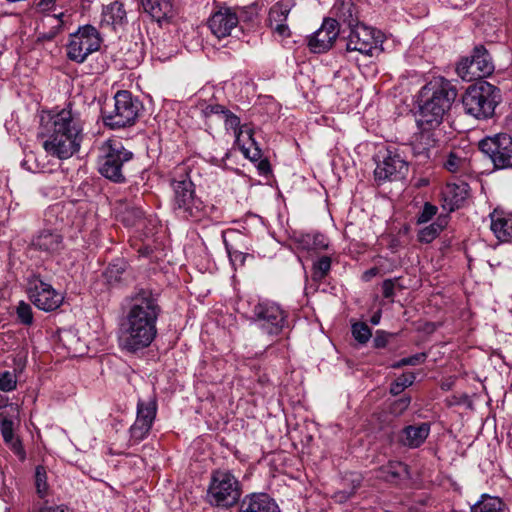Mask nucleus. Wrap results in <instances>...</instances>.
<instances>
[{
    "label": "nucleus",
    "instance_id": "obj_1",
    "mask_svg": "<svg viewBox=\"0 0 512 512\" xmlns=\"http://www.w3.org/2000/svg\"><path fill=\"white\" fill-rule=\"evenodd\" d=\"M118 329L121 351L136 354L148 348L157 337V321L162 314L159 296L148 288H139L128 297Z\"/></svg>",
    "mask_w": 512,
    "mask_h": 512
},
{
    "label": "nucleus",
    "instance_id": "obj_2",
    "mask_svg": "<svg viewBox=\"0 0 512 512\" xmlns=\"http://www.w3.org/2000/svg\"><path fill=\"white\" fill-rule=\"evenodd\" d=\"M38 137L43 149L60 160L69 159L80 150L83 141V123L71 104L58 112L41 116Z\"/></svg>",
    "mask_w": 512,
    "mask_h": 512
},
{
    "label": "nucleus",
    "instance_id": "obj_3",
    "mask_svg": "<svg viewBox=\"0 0 512 512\" xmlns=\"http://www.w3.org/2000/svg\"><path fill=\"white\" fill-rule=\"evenodd\" d=\"M456 97L457 89L448 79H429L418 91V126L439 127Z\"/></svg>",
    "mask_w": 512,
    "mask_h": 512
},
{
    "label": "nucleus",
    "instance_id": "obj_4",
    "mask_svg": "<svg viewBox=\"0 0 512 512\" xmlns=\"http://www.w3.org/2000/svg\"><path fill=\"white\" fill-rule=\"evenodd\" d=\"M132 158L133 153L125 148L121 140L108 139L99 147L98 171L110 181L123 183L126 180L125 166Z\"/></svg>",
    "mask_w": 512,
    "mask_h": 512
},
{
    "label": "nucleus",
    "instance_id": "obj_5",
    "mask_svg": "<svg viewBox=\"0 0 512 512\" xmlns=\"http://www.w3.org/2000/svg\"><path fill=\"white\" fill-rule=\"evenodd\" d=\"M500 101L499 88L487 81H480L469 86L462 96L465 113L476 119L491 118Z\"/></svg>",
    "mask_w": 512,
    "mask_h": 512
},
{
    "label": "nucleus",
    "instance_id": "obj_6",
    "mask_svg": "<svg viewBox=\"0 0 512 512\" xmlns=\"http://www.w3.org/2000/svg\"><path fill=\"white\" fill-rule=\"evenodd\" d=\"M241 485L229 471L216 470L211 474L206 499L212 506L230 508L239 503Z\"/></svg>",
    "mask_w": 512,
    "mask_h": 512
},
{
    "label": "nucleus",
    "instance_id": "obj_7",
    "mask_svg": "<svg viewBox=\"0 0 512 512\" xmlns=\"http://www.w3.org/2000/svg\"><path fill=\"white\" fill-rule=\"evenodd\" d=\"M173 189V209L185 219L201 217L204 205L195 195V185L187 173H181L171 181Z\"/></svg>",
    "mask_w": 512,
    "mask_h": 512
},
{
    "label": "nucleus",
    "instance_id": "obj_8",
    "mask_svg": "<svg viewBox=\"0 0 512 512\" xmlns=\"http://www.w3.org/2000/svg\"><path fill=\"white\" fill-rule=\"evenodd\" d=\"M141 103L127 90L118 91L114 96V108L103 114L104 124L111 129L134 125Z\"/></svg>",
    "mask_w": 512,
    "mask_h": 512
},
{
    "label": "nucleus",
    "instance_id": "obj_9",
    "mask_svg": "<svg viewBox=\"0 0 512 512\" xmlns=\"http://www.w3.org/2000/svg\"><path fill=\"white\" fill-rule=\"evenodd\" d=\"M252 313L254 323L268 335H279L288 324V312L280 304L270 300L258 302Z\"/></svg>",
    "mask_w": 512,
    "mask_h": 512
},
{
    "label": "nucleus",
    "instance_id": "obj_10",
    "mask_svg": "<svg viewBox=\"0 0 512 512\" xmlns=\"http://www.w3.org/2000/svg\"><path fill=\"white\" fill-rule=\"evenodd\" d=\"M101 37L98 30L92 25H84L75 33L70 34L67 44V57L76 63H83L87 57L99 50Z\"/></svg>",
    "mask_w": 512,
    "mask_h": 512
},
{
    "label": "nucleus",
    "instance_id": "obj_11",
    "mask_svg": "<svg viewBox=\"0 0 512 512\" xmlns=\"http://www.w3.org/2000/svg\"><path fill=\"white\" fill-rule=\"evenodd\" d=\"M350 32L346 38V52H358L364 56H373L374 51L383 43L384 35L380 30L357 23L349 27Z\"/></svg>",
    "mask_w": 512,
    "mask_h": 512
},
{
    "label": "nucleus",
    "instance_id": "obj_12",
    "mask_svg": "<svg viewBox=\"0 0 512 512\" xmlns=\"http://www.w3.org/2000/svg\"><path fill=\"white\" fill-rule=\"evenodd\" d=\"M492 57L483 45H477L470 57L462 58L456 67L457 75L464 81L490 76L494 71Z\"/></svg>",
    "mask_w": 512,
    "mask_h": 512
},
{
    "label": "nucleus",
    "instance_id": "obj_13",
    "mask_svg": "<svg viewBox=\"0 0 512 512\" xmlns=\"http://www.w3.org/2000/svg\"><path fill=\"white\" fill-rule=\"evenodd\" d=\"M27 294L30 301L45 312L58 309L64 300L63 295L50 283L45 282L40 274H32L28 277Z\"/></svg>",
    "mask_w": 512,
    "mask_h": 512
},
{
    "label": "nucleus",
    "instance_id": "obj_14",
    "mask_svg": "<svg viewBox=\"0 0 512 512\" xmlns=\"http://www.w3.org/2000/svg\"><path fill=\"white\" fill-rule=\"evenodd\" d=\"M478 147L492 161L496 169L512 168V137L499 133L482 139Z\"/></svg>",
    "mask_w": 512,
    "mask_h": 512
},
{
    "label": "nucleus",
    "instance_id": "obj_15",
    "mask_svg": "<svg viewBox=\"0 0 512 512\" xmlns=\"http://www.w3.org/2000/svg\"><path fill=\"white\" fill-rule=\"evenodd\" d=\"M375 181L380 185L386 181L403 178L408 172L407 162L396 151L386 149L376 156Z\"/></svg>",
    "mask_w": 512,
    "mask_h": 512
},
{
    "label": "nucleus",
    "instance_id": "obj_16",
    "mask_svg": "<svg viewBox=\"0 0 512 512\" xmlns=\"http://www.w3.org/2000/svg\"><path fill=\"white\" fill-rule=\"evenodd\" d=\"M439 127L418 126V165L435 163L441 150Z\"/></svg>",
    "mask_w": 512,
    "mask_h": 512
},
{
    "label": "nucleus",
    "instance_id": "obj_17",
    "mask_svg": "<svg viewBox=\"0 0 512 512\" xmlns=\"http://www.w3.org/2000/svg\"><path fill=\"white\" fill-rule=\"evenodd\" d=\"M156 412L157 405L155 401L138 402L137 417L130 428V436L134 443H139L147 437L155 420Z\"/></svg>",
    "mask_w": 512,
    "mask_h": 512
},
{
    "label": "nucleus",
    "instance_id": "obj_18",
    "mask_svg": "<svg viewBox=\"0 0 512 512\" xmlns=\"http://www.w3.org/2000/svg\"><path fill=\"white\" fill-rule=\"evenodd\" d=\"M340 29L337 20L324 19L321 27L308 39V47L313 53H325L330 50L339 35Z\"/></svg>",
    "mask_w": 512,
    "mask_h": 512
},
{
    "label": "nucleus",
    "instance_id": "obj_19",
    "mask_svg": "<svg viewBox=\"0 0 512 512\" xmlns=\"http://www.w3.org/2000/svg\"><path fill=\"white\" fill-rule=\"evenodd\" d=\"M240 22V17L231 8H223L215 12L209 19L211 32L218 38L227 37Z\"/></svg>",
    "mask_w": 512,
    "mask_h": 512
},
{
    "label": "nucleus",
    "instance_id": "obj_20",
    "mask_svg": "<svg viewBox=\"0 0 512 512\" xmlns=\"http://www.w3.org/2000/svg\"><path fill=\"white\" fill-rule=\"evenodd\" d=\"M237 512H281L273 498L266 493H250L238 503Z\"/></svg>",
    "mask_w": 512,
    "mask_h": 512
},
{
    "label": "nucleus",
    "instance_id": "obj_21",
    "mask_svg": "<svg viewBox=\"0 0 512 512\" xmlns=\"http://www.w3.org/2000/svg\"><path fill=\"white\" fill-rule=\"evenodd\" d=\"M290 9L288 5L282 1L276 2L269 10L268 14V26L281 38H288L291 35V31L286 21Z\"/></svg>",
    "mask_w": 512,
    "mask_h": 512
},
{
    "label": "nucleus",
    "instance_id": "obj_22",
    "mask_svg": "<svg viewBox=\"0 0 512 512\" xmlns=\"http://www.w3.org/2000/svg\"><path fill=\"white\" fill-rule=\"evenodd\" d=\"M32 246L41 252L56 254L64 247L63 236L56 230L44 229L33 238Z\"/></svg>",
    "mask_w": 512,
    "mask_h": 512
},
{
    "label": "nucleus",
    "instance_id": "obj_23",
    "mask_svg": "<svg viewBox=\"0 0 512 512\" xmlns=\"http://www.w3.org/2000/svg\"><path fill=\"white\" fill-rule=\"evenodd\" d=\"M235 143L247 159L255 162L262 157V151L253 137V130L247 125L239 128L235 134Z\"/></svg>",
    "mask_w": 512,
    "mask_h": 512
},
{
    "label": "nucleus",
    "instance_id": "obj_24",
    "mask_svg": "<svg viewBox=\"0 0 512 512\" xmlns=\"http://www.w3.org/2000/svg\"><path fill=\"white\" fill-rule=\"evenodd\" d=\"M202 114L207 122H213L214 119L223 120L225 128L233 130L234 134L242 127L240 125V118L220 104L207 105L202 110Z\"/></svg>",
    "mask_w": 512,
    "mask_h": 512
},
{
    "label": "nucleus",
    "instance_id": "obj_25",
    "mask_svg": "<svg viewBox=\"0 0 512 512\" xmlns=\"http://www.w3.org/2000/svg\"><path fill=\"white\" fill-rule=\"evenodd\" d=\"M490 228L501 242L512 241V213L495 209L490 214Z\"/></svg>",
    "mask_w": 512,
    "mask_h": 512
},
{
    "label": "nucleus",
    "instance_id": "obj_26",
    "mask_svg": "<svg viewBox=\"0 0 512 512\" xmlns=\"http://www.w3.org/2000/svg\"><path fill=\"white\" fill-rule=\"evenodd\" d=\"M126 21V11L122 3L115 1L103 7L100 20L101 27L116 30L118 27H122Z\"/></svg>",
    "mask_w": 512,
    "mask_h": 512
},
{
    "label": "nucleus",
    "instance_id": "obj_27",
    "mask_svg": "<svg viewBox=\"0 0 512 512\" xmlns=\"http://www.w3.org/2000/svg\"><path fill=\"white\" fill-rule=\"evenodd\" d=\"M469 186L465 182L448 183L443 190V199L449 211L458 209L468 197Z\"/></svg>",
    "mask_w": 512,
    "mask_h": 512
},
{
    "label": "nucleus",
    "instance_id": "obj_28",
    "mask_svg": "<svg viewBox=\"0 0 512 512\" xmlns=\"http://www.w3.org/2000/svg\"><path fill=\"white\" fill-rule=\"evenodd\" d=\"M332 13L335 16L333 20H337L339 25L342 23L352 27L359 23L358 10L352 0H337L332 8Z\"/></svg>",
    "mask_w": 512,
    "mask_h": 512
},
{
    "label": "nucleus",
    "instance_id": "obj_29",
    "mask_svg": "<svg viewBox=\"0 0 512 512\" xmlns=\"http://www.w3.org/2000/svg\"><path fill=\"white\" fill-rule=\"evenodd\" d=\"M144 11L155 21L171 19L174 16V9L171 0H142Z\"/></svg>",
    "mask_w": 512,
    "mask_h": 512
},
{
    "label": "nucleus",
    "instance_id": "obj_30",
    "mask_svg": "<svg viewBox=\"0 0 512 512\" xmlns=\"http://www.w3.org/2000/svg\"><path fill=\"white\" fill-rule=\"evenodd\" d=\"M448 225V218L446 215H440L437 217L436 221L432 224L418 228V241L424 243H430L435 238L439 236V234L443 231V229Z\"/></svg>",
    "mask_w": 512,
    "mask_h": 512
},
{
    "label": "nucleus",
    "instance_id": "obj_31",
    "mask_svg": "<svg viewBox=\"0 0 512 512\" xmlns=\"http://www.w3.org/2000/svg\"><path fill=\"white\" fill-rule=\"evenodd\" d=\"M443 166L451 173H466L470 169V161L463 151H450Z\"/></svg>",
    "mask_w": 512,
    "mask_h": 512
},
{
    "label": "nucleus",
    "instance_id": "obj_32",
    "mask_svg": "<svg viewBox=\"0 0 512 512\" xmlns=\"http://www.w3.org/2000/svg\"><path fill=\"white\" fill-rule=\"evenodd\" d=\"M470 512H507L504 503L498 497L483 495L481 499L471 507Z\"/></svg>",
    "mask_w": 512,
    "mask_h": 512
},
{
    "label": "nucleus",
    "instance_id": "obj_33",
    "mask_svg": "<svg viewBox=\"0 0 512 512\" xmlns=\"http://www.w3.org/2000/svg\"><path fill=\"white\" fill-rule=\"evenodd\" d=\"M383 471L385 479L390 482H396L409 477L407 465L402 462H390Z\"/></svg>",
    "mask_w": 512,
    "mask_h": 512
},
{
    "label": "nucleus",
    "instance_id": "obj_34",
    "mask_svg": "<svg viewBox=\"0 0 512 512\" xmlns=\"http://www.w3.org/2000/svg\"><path fill=\"white\" fill-rule=\"evenodd\" d=\"M301 243L307 250L321 251L328 248L327 238L321 233L303 235Z\"/></svg>",
    "mask_w": 512,
    "mask_h": 512
},
{
    "label": "nucleus",
    "instance_id": "obj_35",
    "mask_svg": "<svg viewBox=\"0 0 512 512\" xmlns=\"http://www.w3.org/2000/svg\"><path fill=\"white\" fill-rule=\"evenodd\" d=\"M34 478L37 495L42 499L47 497L49 493V484L47 481L48 477L46 468L42 465H38L35 468Z\"/></svg>",
    "mask_w": 512,
    "mask_h": 512
},
{
    "label": "nucleus",
    "instance_id": "obj_36",
    "mask_svg": "<svg viewBox=\"0 0 512 512\" xmlns=\"http://www.w3.org/2000/svg\"><path fill=\"white\" fill-rule=\"evenodd\" d=\"M331 269V258L322 256L313 263L312 266V279L314 281H322Z\"/></svg>",
    "mask_w": 512,
    "mask_h": 512
},
{
    "label": "nucleus",
    "instance_id": "obj_37",
    "mask_svg": "<svg viewBox=\"0 0 512 512\" xmlns=\"http://www.w3.org/2000/svg\"><path fill=\"white\" fill-rule=\"evenodd\" d=\"M414 378L415 376L413 372L402 374L391 384L390 393L392 395H399L406 387L413 384Z\"/></svg>",
    "mask_w": 512,
    "mask_h": 512
},
{
    "label": "nucleus",
    "instance_id": "obj_38",
    "mask_svg": "<svg viewBox=\"0 0 512 512\" xmlns=\"http://www.w3.org/2000/svg\"><path fill=\"white\" fill-rule=\"evenodd\" d=\"M16 313L22 324L29 326L33 323V311L28 303L21 301L17 306Z\"/></svg>",
    "mask_w": 512,
    "mask_h": 512
},
{
    "label": "nucleus",
    "instance_id": "obj_39",
    "mask_svg": "<svg viewBox=\"0 0 512 512\" xmlns=\"http://www.w3.org/2000/svg\"><path fill=\"white\" fill-rule=\"evenodd\" d=\"M0 431L4 442H9L14 437L13 421L5 413H0Z\"/></svg>",
    "mask_w": 512,
    "mask_h": 512
},
{
    "label": "nucleus",
    "instance_id": "obj_40",
    "mask_svg": "<svg viewBox=\"0 0 512 512\" xmlns=\"http://www.w3.org/2000/svg\"><path fill=\"white\" fill-rule=\"evenodd\" d=\"M352 334L360 343H366L371 337V330L367 324L360 322L352 326Z\"/></svg>",
    "mask_w": 512,
    "mask_h": 512
},
{
    "label": "nucleus",
    "instance_id": "obj_41",
    "mask_svg": "<svg viewBox=\"0 0 512 512\" xmlns=\"http://www.w3.org/2000/svg\"><path fill=\"white\" fill-rule=\"evenodd\" d=\"M227 253L229 255L230 261L234 266H244L247 257L250 255L248 253H243L239 250L233 249L227 241H224Z\"/></svg>",
    "mask_w": 512,
    "mask_h": 512
},
{
    "label": "nucleus",
    "instance_id": "obj_42",
    "mask_svg": "<svg viewBox=\"0 0 512 512\" xmlns=\"http://www.w3.org/2000/svg\"><path fill=\"white\" fill-rule=\"evenodd\" d=\"M404 286L400 283V278L386 279L382 283V294L385 298H392L395 289H403Z\"/></svg>",
    "mask_w": 512,
    "mask_h": 512
},
{
    "label": "nucleus",
    "instance_id": "obj_43",
    "mask_svg": "<svg viewBox=\"0 0 512 512\" xmlns=\"http://www.w3.org/2000/svg\"><path fill=\"white\" fill-rule=\"evenodd\" d=\"M16 378L9 372L5 371L0 374V390L4 392H10L16 388Z\"/></svg>",
    "mask_w": 512,
    "mask_h": 512
},
{
    "label": "nucleus",
    "instance_id": "obj_44",
    "mask_svg": "<svg viewBox=\"0 0 512 512\" xmlns=\"http://www.w3.org/2000/svg\"><path fill=\"white\" fill-rule=\"evenodd\" d=\"M437 211H438L437 206H435L429 202H425V204L423 206V210H422L420 216H418V225H420L422 223H426L429 220H431L432 217L436 215Z\"/></svg>",
    "mask_w": 512,
    "mask_h": 512
},
{
    "label": "nucleus",
    "instance_id": "obj_45",
    "mask_svg": "<svg viewBox=\"0 0 512 512\" xmlns=\"http://www.w3.org/2000/svg\"><path fill=\"white\" fill-rule=\"evenodd\" d=\"M9 446L11 451L18 457L20 461H25L26 452L19 438L12 437V440L5 442Z\"/></svg>",
    "mask_w": 512,
    "mask_h": 512
},
{
    "label": "nucleus",
    "instance_id": "obj_46",
    "mask_svg": "<svg viewBox=\"0 0 512 512\" xmlns=\"http://www.w3.org/2000/svg\"><path fill=\"white\" fill-rule=\"evenodd\" d=\"M402 442L409 447L416 446V427L409 425L403 430Z\"/></svg>",
    "mask_w": 512,
    "mask_h": 512
},
{
    "label": "nucleus",
    "instance_id": "obj_47",
    "mask_svg": "<svg viewBox=\"0 0 512 512\" xmlns=\"http://www.w3.org/2000/svg\"><path fill=\"white\" fill-rule=\"evenodd\" d=\"M125 270L124 265L110 264L106 270V275L109 279H118V275Z\"/></svg>",
    "mask_w": 512,
    "mask_h": 512
},
{
    "label": "nucleus",
    "instance_id": "obj_48",
    "mask_svg": "<svg viewBox=\"0 0 512 512\" xmlns=\"http://www.w3.org/2000/svg\"><path fill=\"white\" fill-rule=\"evenodd\" d=\"M430 433V424L428 422L418 425V446L424 442Z\"/></svg>",
    "mask_w": 512,
    "mask_h": 512
},
{
    "label": "nucleus",
    "instance_id": "obj_49",
    "mask_svg": "<svg viewBox=\"0 0 512 512\" xmlns=\"http://www.w3.org/2000/svg\"><path fill=\"white\" fill-rule=\"evenodd\" d=\"M30 512H71L67 506H43Z\"/></svg>",
    "mask_w": 512,
    "mask_h": 512
},
{
    "label": "nucleus",
    "instance_id": "obj_50",
    "mask_svg": "<svg viewBox=\"0 0 512 512\" xmlns=\"http://www.w3.org/2000/svg\"><path fill=\"white\" fill-rule=\"evenodd\" d=\"M410 403V399L409 398H402V399H399L398 401H396L394 404H393V412L397 413H401L402 411H404L408 405Z\"/></svg>",
    "mask_w": 512,
    "mask_h": 512
},
{
    "label": "nucleus",
    "instance_id": "obj_51",
    "mask_svg": "<svg viewBox=\"0 0 512 512\" xmlns=\"http://www.w3.org/2000/svg\"><path fill=\"white\" fill-rule=\"evenodd\" d=\"M238 16L240 17V21H252L256 16V12L254 8L242 9L241 14Z\"/></svg>",
    "mask_w": 512,
    "mask_h": 512
},
{
    "label": "nucleus",
    "instance_id": "obj_52",
    "mask_svg": "<svg viewBox=\"0 0 512 512\" xmlns=\"http://www.w3.org/2000/svg\"><path fill=\"white\" fill-rule=\"evenodd\" d=\"M55 0H39L36 4L40 11H48L55 5Z\"/></svg>",
    "mask_w": 512,
    "mask_h": 512
},
{
    "label": "nucleus",
    "instance_id": "obj_53",
    "mask_svg": "<svg viewBox=\"0 0 512 512\" xmlns=\"http://www.w3.org/2000/svg\"><path fill=\"white\" fill-rule=\"evenodd\" d=\"M258 169L261 173L267 174L271 171L270 163L267 159H259Z\"/></svg>",
    "mask_w": 512,
    "mask_h": 512
},
{
    "label": "nucleus",
    "instance_id": "obj_54",
    "mask_svg": "<svg viewBox=\"0 0 512 512\" xmlns=\"http://www.w3.org/2000/svg\"><path fill=\"white\" fill-rule=\"evenodd\" d=\"M432 503H434V501L427 495H421L419 496L418 495V505L421 504V505H431Z\"/></svg>",
    "mask_w": 512,
    "mask_h": 512
},
{
    "label": "nucleus",
    "instance_id": "obj_55",
    "mask_svg": "<svg viewBox=\"0 0 512 512\" xmlns=\"http://www.w3.org/2000/svg\"><path fill=\"white\" fill-rule=\"evenodd\" d=\"M437 328V325L436 323H432V322H427L425 323V325L422 327V330L424 332H426L427 334H430L432 332H434Z\"/></svg>",
    "mask_w": 512,
    "mask_h": 512
},
{
    "label": "nucleus",
    "instance_id": "obj_56",
    "mask_svg": "<svg viewBox=\"0 0 512 512\" xmlns=\"http://www.w3.org/2000/svg\"><path fill=\"white\" fill-rule=\"evenodd\" d=\"M431 182V175L418 178V188L422 186H428Z\"/></svg>",
    "mask_w": 512,
    "mask_h": 512
},
{
    "label": "nucleus",
    "instance_id": "obj_57",
    "mask_svg": "<svg viewBox=\"0 0 512 512\" xmlns=\"http://www.w3.org/2000/svg\"><path fill=\"white\" fill-rule=\"evenodd\" d=\"M374 342H375V346L378 348L385 346V341L380 337H376Z\"/></svg>",
    "mask_w": 512,
    "mask_h": 512
},
{
    "label": "nucleus",
    "instance_id": "obj_58",
    "mask_svg": "<svg viewBox=\"0 0 512 512\" xmlns=\"http://www.w3.org/2000/svg\"><path fill=\"white\" fill-rule=\"evenodd\" d=\"M64 16V13H60L58 15H53L52 18L54 20H58L59 21V24H58V27H61L62 24H63V20H62V17Z\"/></svg>",
    "mask_w": 512,
    "mask_h": 512
},
{
    "label": "nucleus",
    "instance_id": "obj_59",
    "mask_svg": "<svg viewBox=\"0 0 512 512\" xmlns=\"http://www.w3.org/2000/svg\"><path fill=\"white\" fill-rule=\"evenodd\" d=\"M413 359V357L409 358V359H403L401 360V362L397 363V364H394L393 367H400L401 365H406L408 364L411 360Z\"/></svg>",
    "mask_w": 512,
    "mask_h": 512
},
{
    "label": "nucleus",
    "instance_id": "obj_60",
    "mask_svg": "<svg viewBox=\"0 0 512 512\" xmlns=\"http://www.w3.org/2000/svg\"><path fill=\"white\" fill-rule=\"evenodd\" d=\"M376 273V269H370L369 271L365 272L364 276L366 279H369V277L376 275Z\"/></svg>",
    "mask_w": 512,
    "mask_h": 512
},
{
    "label": "nucleus",
    "instance_id": "obj_61",
    "mask_svg": "<svg viewBox=\"0 0 512 512\" xmlns=\"http://www.w3.org/2000/svg\"><path fill=\"white\" fill-rule=\"evenodd\" d=\"M379 320H380V315H373L372 318H371V322L374 324V325H377L379 323Z\"/></svg>",
    "mask_w": 512,
    "mask_h": 512
},
{
    "label": "nucleus",
    "instance_id": "obj_62",
    "mask_svg": "<svg viewBox=\"0 0 512 512\" xmlns=\"http://www.w3.org/2000/svg\"><path fill=\"white\" fill-rule=\"evenodd\" d=\"M425 356H426L425 353H421V354L418 353V357H417L418 363H420L421 359L425 358Z\"/></svg>",
    "mask_w": 512,
    "mask_h": 512
},
{
    "label": "nucleus",
    "instance_id": "obj_63",
    "mask_svg": "<svg viewBox=\"0 0 512 512\" xmlns=\"http://www.w3.org/2000/svg\"><path fill=\"white\" fill-rule=\"evenodd\" d=\"M2 406H3V404H2V403H0V408H1Z\"/></svg>",
    "mask_w": 512,
    "mask_h": 512
}]
</instances>
